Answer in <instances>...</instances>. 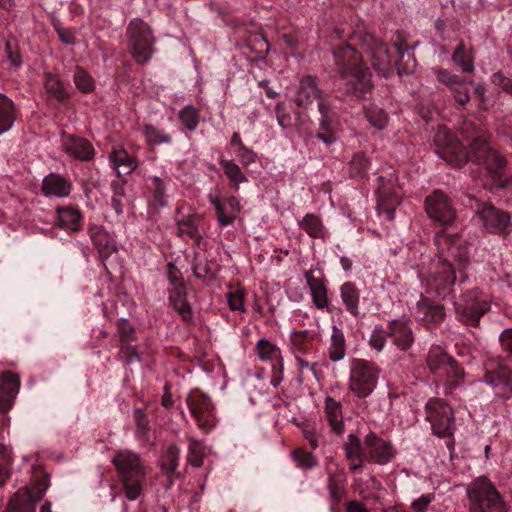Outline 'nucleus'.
Instances as JSON below:
<instances>
[{
  "label": "nucleus",
  "instance_id": "obj_47",
  "mask_svg": "<svg viewBox=\"0 0 512 512\" xmlns=\"http://www.w3.org/2000/svg\"><path fill=\"white\" fill-rule=\"evenodd\" d=\"M143 135L150 145L169 144L172 141L169 134L152 124L144 125Z\"/></svg>",
  "mask_w": 512,
  "mask_h": 512
},
{
  "label": "nucleus",
  "instance_id": "obj_7",
  "mask_svg": "<svg viewBox=\"0 0 512 512\" xmlns=\"http://www.w3.org/2000/svg\"><path fill=\"white\" fill-rule=\"evenodd\" d=\"M425 419L434 435L445 438L449 450L454 447L455 417L452 407L440 398H431L425 404Z\"/></svg>",
  "mask_w": 512,
  "mask_h": 512
},
{
  "label": "nucleus",
  "instance_id": "obj_30",
  "mask_svg": "<svg viewBox=\"0 0 512 512\" xmlns=\"http://www.w3.org/2000/svg\"><path fill=\"white\" fill-rule=\"evenodd\" d=\"M186 285H177L169 289V301L185 322L192 321L193 312L186 298Z\"/></svg>",
  "mask_w": 512,
  "mask_h": 512
},
{
  "label": "nucleus",
  "instance_id": "obj_14",
  "mask_svg": "<svg viewBox=\"0 0 512 512\" xmlns=\"http://www.w3.org/2000/svg\"><path fill=\"white\" fill-rule=\"evenodd\" d=\"M475 213L482 226L490 233L510 232V215L491 204L476 201Z\"/></svg>",
  "mask_w": 512,
  "mask_h": 512
},
{
  "label": "nucleus",
  "instance_id": "obj_45",
  "mask_svg": "<svg viewBox=\"0 0 512 512\" xmlns=\"http://www.w3.org/2000/svg\"><path fill=\"white\" fill-rule=\"evenodd\" d=\"M256 351L258 357L262 361H271L276 359V365L280 366V370H283V360L281 357V351L275 344L271 343L266 339H260L256 344Z\"/></svg>",
  "mask_w": 512,
  "mask_h": 512
},
{
  "label": "nucleus",
  "instance_id": "obj_57",
  "mask_svg": "<svg viewBox=\"0 0 512 512\" xmlns=\"http://www.w3.org/2000/svg\"><path fill=\"white\" fill-rule=\"evenodd\" d=\"M275 113L279 126L283 129H287L292 126V117L283 103H277L275 105Z\"/></svg>",
  "mask_w": 512,
  "mask_h": 512
},
{
  "label": "nucleus",
  "instance_id": "obj_21",
  "mask_svg": "<svg viewBox=\"0 0 512 512\" xmlns=\"http://www.w3.org/2000/svg\"><path fill=\"white\" fill-rule=\"evenodd\" d=\"M318 110L321 117L319 119L317 138L327 145L332 144L336 141L333 132V122L336 118L334 108L328 101L320 100L318 102Z\"/></svg>",
  "mask_w": 512,
  "mask_h": 512
},
{
  "label": "nucleus",
  "instance_id": "obj_40",
  "mask_svg": "<svg viewBox=\"0 0 512 512\" xmlns=\"http://www.w3.org/2000/svg\"><path fill=\"white\" fill-rule=\"evenodd\" d=\"M81 215L77 209L71 207H60L57 209V225L69 232H76L80 229Z\"/></svg>",
  "mask_w": 512,
  "mask_h": 512
},
{
  "label": "nucleus",
  "instance_id": "obj_23",
  "mask_svg": "<svg viewBox=\"0 0 512 512\" xmlns=\"http://www.w3.org/2000/svg\"><path fill=\"white\" fill-rule=\"evenodd\" d=\"M388 334L393 344L401 351H407L414 343V334L408 320H392L388 324Z\"/></svg>",
  "mask_w": 512,
  "mask_h": 512
},
{
  "label": "nucleus",
  "instance_id": "obj_62",
  "mask_svg": "<svg viewBox=\"0 0 512 512\" xmlns=\"http://www.w3.org/2000/svg\"><path fill=\"white\" fill-rule=\"evenodd\" d=\"M167 276L172 287L184 285L180 270L171 262L167 265Z\"/></svg>",
  "mask_w": 512,
  "mask_h": 512
},
{
  "label": "nucleus",
  "instance_id": "obj_37",
  "mask_svg": "<svg viewBox=\"0 0 512 512\" xmlns=\"http://www.w3.org/2000/svg\"><path fill=\"white\" fill-rule=\"evenodd\" d=\"M66 152L82 161H89L94 156L92 144L83 138L71 137L65 144Z\"/></svg>",
  "mask_w": 512,
  "mask_h": 512
},
{
  "label": "nucleus",
  "instance_id": "obj_13",
  "mask_svg": "<svg viewBox=\"0 0 512 512\" xmlns=\"http://www.w3.org/2000/svg\"><path fill=\"white\" fill-rule=\"evenodd\" d=\"M425 211L431 220L442 226L450 225L456 219L451 199L441 190H434L426 197Z\"/></svg>",
  "mask_w": 512,
  "mask_h": 512
},
{
  "label": "nucleus",
  "instance_id": "obj_12",
  "mask_svg": "<svg viewBox=\"0 0 512 512\" xmlns=\"http://www.w3.org/2000/svg\"><path fill=\"white\" fill-rule=\"evenodd\" d=\"M459 319L467 325H477L481 317L489 311V297L477 288L466 291L459 302H455Z\"/></svg>",
  "mask_w": 512,
  "mask_h": 512
},
{
  "label": "nucleus",
  "instance_id": "obj_22",
  "mask_svg": "<svg viewBox=\"0 0 512 512\" xmlns=\"http://www.w3.org/2000/svg\"><path fill=\"white\" fill-rule=\"evenodd\" d=\"M117 330L121 342L120 353L125 358L127 365L133 364L135 361H141V356L136 346H132L134 340V328L126 319H120L117 324Z\"/></svg>",
  "mask_w": 512,
  "mask_h": 512
},
{
  "label": "nucleus",
  "instance_id": "obj_29",
  "mask_svg": "<svg viewBox=\"0 0 512 512\" xmlns=\"http://www.w3.org/2000/svg\"><path fill=\"white\" fill-rule=\"evenodd\" d=\"M72 185L63 176L50 173L42 181V192L47 197H67L71 192Z\"/></svg>",
  "mask_w": 512,
  "mask_h": 512
},
{
  "label": "nucleus",
  "instance_id": "obj_5",
  "mask_svg": "<svg viewBox=\"0 0 512 512\" xmlns=\"http://www.w3.org/2000/svg\"><path fill=\"white\" fill-rule=\"evenodd\" d=\"M470 512H508L502 496L485 476L474 479L466 489Z\"/></svg>",
  "mask_w": 512,
  "mask_h": 512
},
{
  "label": "nucleus",
  "instance_id": "obj_32",
  "mask_svg": "<svg viewBox=\"0 0 512 512\" xmlns=\"http://www.w3.org/2000/svg\"><path fill=\"white\" fill-rule=\"evenodd\" d=\"M198 221L199 217L195 214L177 217V235L180 237H186L199 244L202 239V235L198 229Z\"/></svg>",
  "mask_w": 512,
  "mask_h": 512
},
{
  "label": "nucleus",
  "instance_id": "obj_49",
  "mask_svg": "<svg viewBox=\"0 0 512 512\" xmlns=\"http://www.w3.org/2000/svg\"><path fill=\"white\" fill-rule=\"evenodd\" d=\"M169 181L162 179L158 176H152L150 178L149 187L152 190L154 201L157 202L161 207L167 205V194H166V183Z\"/></svg>",
  "mask_w": 512,
  "mask_h": 512
},
{
  "label": "nucleus",
  "instance_id": "obj_16",
  "mask_svg": "<svg viewBox=\"0 0 512 512\" xmlns=\"http://www.w3.org/2000/svg\"><path fill=\"white\" fill-rule=\"evenodd\" d=\"M396 178L390 174L389 178L379 176L377 178L376 195L378 200V210L380 214H385L388 220L394 219L396 207L400 204V196L396 192Z\"/></svg>",
  "mask_w": 512,
  "mask_h": 512
},
{
  "label": "nucleus",
  "instance_id": "obj_27",
  "mask_svg": "<svg viewBox=\"0 0 512 512\" xmlns=\"http://www.w3.org/2000/svg\"><path fill=\"white\" fill-rule=\"evenodd\" d=\"M364 449L365 447L363 448L360 439L356 435L349 434L347 436L343 444V450L350 470L355 471L364 467L367 457V453L365 454Z\"/></svg>",
  "mask_w": 512,
  "mask_h": 512
},
{
  "label": "nucleus",
  "instance_id": "obj_39",
  "mask_svg": "<svg viewBox=\"0 0 512 512\" xmlns=\"http://www.w3.org/2000/svg\"><path fill=\"white\" fill-rule=\"evenodd\" d=\"M307 285L310 289L312 301L318 309H325L329 305L327 297V288L324 281L320 278H315L309 273L305 274Z\"/></svg>",
  "mask_w": 512,
  "mask_h": 512
},
{
  "label": "nucleus",
  "instance_id": "obj_35",
  "mask_svg": "<svg viewBox=\"0 0 512 512\" xmlns=\"http://www.w3.org/2000/svg\"><path fill=\"white\" fill-rule=\"evenodd\" d=\"M327 353L332 362H339L343 360L346 355V340L344 332L336 325L332 326Z\"/></svg>",
  "mask_w": 512,
  "mask_h": 512
},
{
  "label": "nucleus",
  "instance_id": "obj_2",
  "mask_svg": "<svg viewBox=\"0 0 512 512\" xmlns=\"http://www.w3.org/2000/svg\"><path fill=\"white\" fill-rule=\"evenodd\" d=\"M435 245L439 262L429 276L428 285L439 297L446 299L453 292L456 272L459 273V283L468 279L469 249L466 242L444 231L435 234Z\"/></svg>",
  "mask_w": 512,
  "mask_h": 512
},
{
  "label": "nucleus",
  "instance_id": "obj_48",
  "mask_svg": "<svg viewBox=\"0 0 512 512\" xmlns=\"http://www.w3.org/2000/svg\"><path fill=\"white\" fill-rule=\"evenodd\" d=\"M291 346L295 356L304 355L310 351L312 342L306 331H295L291 335Z\"/></svg>",
  "mask_w": 512,
  "mask_h": 512
},
{
  "label": "nucleus",
  "instance_id": "obj_9",
  "mask_svg": "<svg viewBox=\"0 0 512 512\" xmlns=\"http://www.w3.org/2000/svg\"><path fill=\"white\" fill-rule=\"evenodd\" d=\"M352 39L357 42L367 55L373 68L386 77L392 69L393 56L387 46L374 35L363 30L354 31Z\"/></svg>",
  "mask_w": 512,
  "mask_h": 512
},
{
  "label": "nucleus",
  "instance_id": "obj_58",
  "mask_svg": "<svg viewBox=\"0 0 512 512\" xmlns=\"http://www.w3.org/2000/svg\"><path fill=\"white\" fill-rule=\"evenodd\" d=\"M236 157L243 166H248L255 163L257 160V154L252 149L245 146L240 151H236Z\"/></svg>",
  "mask_w": 512,
  "mask_h": 512
},
{
  "label": "nucleus",
  "instance_id": "obj_52",
  "mask_svg": "<svg viewBox=\"0 0 512 512\" xmlns=\"http://www.w3.org/2000/svg\"><path fill=\"white\" fill-rule=\"evenodd\" d=\"M369 160L362 152L353 155L349 163V173L351 177L363 176L369 167Z\"/></svg>",
  "mask_w": 512,
  "mask_h": 512
},
{
  "label": "nucleus",
  "instance_id": "obj_4",
  "mask_svg": "<svg viewBox=\"0 0 512 512\" xmlns=\"http://www.w3.org/2000/svg\"><path fill=\"white\" fill-rule=\"evenodd\" d=\"M111 462L117 471L125 497L129 501L137 500L143 492L147 474L139 455L131 450H119Z\"/></svg>",
  "mask_w": 512,
  "mask_h": 512
},
{
  "label": "nucleus",
  "instance_id": "obj_34",
  "mask_svg": "<svg viewBox=\"0 0 512 512\" xmlns=\"http://www.w3.org/2000/svg\"><path fill=\"white\" fill-rule=\"evenodd\" d=\"M340 297L347 312L352 316L358 317L360 315V290L353 282H345L340 287Z\"/></svg>",
  "mask_w": 512,
  "mask_h": 512
},
{
  "label": "nucleus",
  "instance_id": "obj_63",
  "mask_svg": "<svg viewBox=\"0 0 512 512\" xmlns=\"http://www.w3.org/2000/svg\"><path fill=\"white\" fill-rule=\"evenodd\" d=\"M135 420L137 433L142 436L145 435L149 428V421L140 409L135 410Z\"/></svg>",
  "mask_w": 512,
  "mask_h": 512
},
{
  "label": "nucleus",
  "instance_id": "obj_46",
  "mask_svg": "<svg viewBox=\"0 0 512 512\" xmlns=\"http://www.w3.org/2000/svg\"><path fill=\"white\" fill-rule=\"evenodd\" d=\"M186 438L188 440V462L194 467H201L205 457L203 442L190 435H186Z\"/></svg>",
  "mask_w": 512,
  "mask_h": 512
},
{
  "label": "nucleus",
  "instance_id": "obj_53",
  "mask_svg": "<svg viewBox=\"0 0 512 512\" xmlns=\"http://www.w3.org/2000/svg\"><path fill=\"white\" fill-rule=\"evenodd\" d=\"M294 461L297 463V466L303 469H312L318 465V460L316 457L304 450L297 449L292 454Z\"/></svg>",
  "mask_w": 512,
  "mask_h": 512
},
{
  "label": "nucleus",
  "instance_id": "obj_20",
  "mask_svg": "<svg viewBox=\"0 0 512 512\" xmlns=\"http://www.w3.org/2000/svg\"><path fill=\"white\" fill-rule=\"evenodd\" d=\"M88 234L98 251L99 257L103 264L113 255L117 253V247L113 238L105 231L102 226L92 224L88 227Z\"/></svg>",
  "mask_w": 512,
  "mask_h": 512
},
{
  "label": "nucleus",
  "instance_id": "obj_25",
  "mask_svg": "<svg viewBox=\"0 0 512 512\" xmlns=\"http://www.w3.org/2000/svg\"><path fill=\"white\" fill-rule=\"evenodd\" d=\"M20 380L12 372H6L0 380V412L6 413L13 405L18 393Z\"/></svg>",
  "mask_w": 512,
  "mask_h": 512
},
{
  "label": "nucleus",
  "instance_id": "obj_50",
  "mask_svg": "<svg viewBox=\"0 0 512 512\" xmlns=\"http://www.w3.org/2000/svg\"><path fill=\"white\" fill-rule=\"evenodd\" d=\"M179 119L185 129L195 131L199 124V111L195 107L187 105L179 111Z\"/></svg>",
  "mask_w": 512,
  "mask_h": 512
},
{
  "label": "nucleus",
  "instance_id": "obj_43",
  "mask_svg": "<svg viewBox=\"0 0 512 512\" xmlns=\"http://www.w3.org/2000/svg\"><path fill=\"white\" fill-rule=\"evenodd\" d=\"M452 61L465 73H472L475 69L472 50L467 48L463 41L455 48Z\"/></svg>",
  "mask_w": 512,
  "mask_h": 512
},
{
  "label": "nucleus",
  "instance_id": "obj_54",
  "mask_svg": "<svg viewBox=\"0 0 512 512\" xmlns=\"http://www.w3.org/2000/svg\"><path fill=\"white\" fill-rule=\"evenodd\" d=\"M366 117L371 125L378 129L385 128L387 124V114L378 107H371L366 110Z\"/></svg>",
  "mask_w": 512,
  "mask_h": 512
},
{
  "label": "nucleus",
  "instance_id": "obj_18",
  "mask_svg": "<svg viewBox=\"0 0 512 512\" xmlns=\"http://www.w3.org/2000/svg\"><path fill=\"white\" fill-rule=\"evenodd\" d=\"M433 73L437 81L449 88L457 103L465 105L470 101L468 84L463 78L442 68H434Z\"/></svg>",
  "mask_w": 512,
  "mask_h": 512
},
{
  "label": "nucleus",
  "instance_id": "obj_55",
  "mask_svg": "<svg viewBox=\"0 0 512 512\" xmlns=\"http://www.w3.org/2000/svg\"><path fill=\"white\" fill-rule=\"evenodd\" d=\"M387 337H389L388 328L385 330L381 326H376L369 338V345L373 349L381 351L386 345Z\"/></svg>",
  "mask_w": 512,
  "mask_h": 512
},
{
  "label": "nucleus",
  "instance_id": "obj_3",
  "mask_svg": "<svg viewBox=\"0 0 512 512\" xmlns=\"http://www.w3.org/2000/svg\"><path fill=\"white\" fill-rule=\"evenodd\" d=\"M340 86L347 94L363 97L372 88L371 73L350 44H341L333 50Z\"/></svg>",
  "mask_w": 512,
  "mask_h": 512
},
{
  "label": "nucleus",
  "instance_id": "obj_36",
  "mask_svg": "<svg viewBox=\"0 0 512 512\" xmlns=\"http://www.w3.org/2000/svg\"><path fill=\"white\" fill-rule=\"evenodd\" d=\"M299 227L311 238L325 239L329 233L325 228L320 216L314 213H307L299 222Z\"/></svg>",
  "mask_w": 512,
  "mask_h": 512
},
{
  "label": "nucleus",
  "instance_id": "obj_33",
  "mask_svg": "<svg viewBox=\"0 0 512 512\" xmlns=\"http://www.w3.org/2000/svg\"><path fill=\"white\" fill-rule=\"evenodd\" d=\"M47 489V485L33 499V496L25 491H18L10 500L7 512H35L34 501L40 500Z\"/></svg>",
  "mask_w": 512,
  "mask_h": 512
},
{
  "label": "nucleus",
  "instance_id": "obj_19",
  "mask_svg": "<svg viewBox=\"0 0 512 512\" xmlns=\"http://www.w3.org/2000/svg\"><path fill=\"white\" fill-rule=\"evenodd\" d=\"M208 199L215 208L220 226L233 224L241 210L239 200L235 196H230L222 201L218 196L212 194L208 195Z\"/></svg>",
  "mask_w": 512,
  "mask_h": 512
},
{
  "label": "nucleus",
  "instance_id": "obj_44",
  "mask_svg": "<svg viewBox=\"0 0 512 512\" xmlns=\"http://www.w3.org/2000/svg\"><path fill=\"white\" fill-rule=\"evenodd\" d=\"M44 88L50 97H53L58 102H64L69 99L70 94L65 88L63 82L58 76L52 73H45Z\"/></svg>",
  "mask_w": 512,
  "mask_h": 512
},
{
  "label": "nucleus",
  "instance_id": "obj_10",
  "mask_svg": "<svg viewBox=\"0 0 512 512\" xmlns=\"http://www.w3.org/2000/svg\"><path fill=\"white\" fill-rule=\"evenodd\" d=\"M130 53L139 64L147 63L154 53L155 39L148 24L135 18L127 28Z\"/></svg>",
  "mask_w": 512,
  "mask_h": 512
},
{
  "label": "nucleus",
  "instance_id": "obj_24",
  "mask_svg": "<svg viewBox=\"0 0 512 512\" xmlns=\"http://www.w3.org/2000/svg\"><path fill=\"white\" fill-rule=\"evenodd\" d=\"M315 100H323L321 98V90L318 87L316 78L313 76H305L300 80L296 91L294 102L297 106L308 107Z\"/></svg>",
  "mask_w": 512,
  "mask_h": 512
},
{
  "label": "nucleus",
  "instance_id": "obj_8",
  "mask_svg": "<svg viewBox=\"0 0 512 512\" xmlns=\"http://www.w3.org/2000/svg\"><path fill=\"white\" fill-rule=\"evenodd\" d=\"M380 368L372 361L353 359L350 366L349 391L358 398L368 397L376 388Z\"/></svg>",
  "mask_w": 512,
  "mask_h": 512
},
{
  "label": "nucleus",
  "instance_id": "obj_38",
  "mask_svg": "<svg viewBox=\"0 0 512 512\" xmlns=\"http://www.w3.org/2000/svg\"><path fill=\"white\" fill-rule=\"evenodd\" d=\"M17 117L14 102L5 94L0 93V135L9 131Z\"/></svg>",
  "mask_w": 512,
  "mask_h": 512
},
{
  "label": "nucleus",
  "instance_id": "obj_41",
  "mask_svg": "<svg viewBox=\"0 0 512 512\" xmlns=\"http://www.w3.org/2000/svg\"><path fill=\"white\" fill-rule=\"evenodd\" d=\"M110 160L114 165L118 177H120L122 174H130L138 166L136 159L130 156L125 150L113 151L110 154Z\"/></svg>",
  "mask_w": 512,
  "mask_h": 512
},
{
  "label": "nucleus",
  "instance_id": "obj_31",
  "mask_svg": "<svg viewBox=\"0 0 512 512\" xmlns=\"http://www.w3.org/2000/svg\"><path fill=\"white\" fill-rule=\"evenodd\" d=\"M325 415L331 430L337 435L343 434L345 425L343 422L342 404L330 396L326 397Z\"/></svg>",
  "mask_w": 512,
  "mask_h": 512
},
{
  "label": "nucleus",
  "instance_id": "obj_42",
  "mask_svg": "<svg viewBox=\"0 0 512 512\" xmlns=\"http://www.w3.org/2000/svg\"><path fill=\"white\" fill-rule=\"evenodd\" d=\"M219 164L225 176L229 180V185L236 191H238L241 183H246L248 181L246 175L241 171L240 166L233 160L221 158L219 160Z\"/></svg>",
  "mask_w": 512,
  "mask_h": 512
},
{
  "label": "nucleus",
  "instance_id": "obj_6",
  "mask_svg": "<svg viewBox=\"0 0 512 512\" xmlns=\"http://www.w3.org/2000/svg\"><path fill=\"white\" fill-rule=\"evenodd\" d=\"M426 365L431 373L445 375V394H452L464 382L463 368L438 345L430 347L426 356Z\"/></svg>",
  "mask_w": 512,
  "mask_h": 512
},
{
  "label": "nucleus",
  "instance_id": "obj_15",
  "mask_svg": "<svg viewBox=\"0 0 512 512\" xmlns=\"http://www.w3.org/2000/svg\"><path fill=\"white\" fill-rule=\"evenodd\" d=\"M186 403L199 429L208 432L214 426L215 420L214 406L210 398L201 392L195 391L188 395Z\"/></svg>",
  "mask_w": 512,
  "mask_h": 512
},
{
  "label": "nucleus",
  "instance_id": "obj_11",
  "mask_svg": "<svg viewBox=\"0 0 512 512\" xmlns=\"http://www.w3.org/2000/svg\"><path fill=\"white\" fill-rule=\"evenodd\" d=\"M484 382L492 387L496 397L503 400L512 398V369L501 358L486 361Z\"/></svg>",
  "mask_w": 512,
  "mask_h": 512
},
{
  "label": "nucleus",
  "instance_id": "obj_51",
  "mask_svg": "<svg viewBox=\"0 0 512 512\" xmlns=\"http://www.w3.org/2000/svg\"><path fill=\"white\" fill-rule=\"evenodd\" d=\"M73 80L76 88L82 93H90L95 88L94 80L91 75L80 67H77L75 70Z\"/></svg>",
  "mask_w": 512,
  "mask_h": 512
},
{
  "label": "nucleus",
  "instance_id": "obj_28",
  "mask_svg": "<svg viewBox=\"0 0 512 512\" xmlns=\"http://www.w3.org/2000/svg\"><path fill=\"white\" fill-rule=\"evenodd\" d=\"M415 314L420 320L435 325L440 324L446 315L442 305L436 304L426 297H422L418 301Z\"/></svg>",
  "mask_w": 512,
  "mask_h": 512
},
{
  "label": "nucleus",
  "instance_id": "obj_64",
  "mask_svg": "<svg viewBox=\"0 0 512 512\" xmlns=\"http://www.w3.org/2000/svg\"><path fill=\"white\" fill-rule=\"evenodd\" d=\"M499 341L505 351L512 353V328L505 329L500 334Z\"/></svg>",
  "mask_w": 512,
  "mask_h": 512
},
{
  "label": "nucleus",
  "instance_id": "obj_1",
  "mask_svg": "<svg viewBox=\"0 0 512 512\" xmlns=\"http://www.w3.org/2000/svg\"><path fill=\"white\" fill-rule=\"evenodd\" d=\"M461 133L469 141V151L455 139L454 134L450 130L445 127H439L434 136L439 156L457 168H461L469 160H473L477 164L484 165L491 175H500L505 168L506 161L489 146L487 133L484 130L478 129L471 122L463 123Z\"/></svg>",
  "mask_w": 512,
  "mask_h": 512
},
{
  "label": "nucleus",
  "instance_id": "obj_56",
  "mask_svg": "<svg viewBox=\"0 0 512 512\" xmlns=\"http://www.w3.org/2000/svg\"><path fill=\"white\" fill-rule=\"evenodd\" d=\"M179 456H180V448L177 445H170L167 448V452L165 455V462H164L163 466L171 473H175L177 470V467L179 466Z\"/></svg>",
  "mask_w": 512,
  "mask_h": 512
},
{
  "label": "nucleus",
  "instance_id": "obj_17",
  "mask_svg": "<svg viewBox=\"0 0 512 512\" xmlns=\"http://www.w3.org/2000/svg\"><path fill=\"white\" fill-rule=\"evenodd\" d=\"M367 457L374 463L386 465L396 456V449L393 444L379 437L374 432H369L363 441Z\"/></svg>",
  "mask_w": 512,
  "mask_h": 512
},
{
  "label": "nucleus",
  "instance_id": "obj_59",
  "mask_svg": "<svg viewBox=\"0 0 512 512\" xmlns=\"http://www.w3.org/2000/svg\"><path fill=\"white\" fill-rule=\"evenodd\" d=\"M228 304L231 310L245 312L244 297L242 292L228 294Z\"/></svg>",
  "mask_w": 512,
  "mask_h": 512
},
{
  "label": "nucleus",
  "instance_id": "obj_61",
  "mask_svg": "<svg viewBox=\"0 0 512 512\" xmlns=\"http://www.w3.org/2000/svg\"><path fill=\"white\" fill-rule=\"evenodd\" d=\"M433 500L434 496L432 494H423L412 502L411 507L415 512H426L427 507Z\"/></svg>",
  "mask_w": 512,
  "mask_h": 512
},
{
  "label": "nucleus",
  "instance_id": "obj_26",
  "mask_svg": "<svg viewBox=\"0 0 512 512\" xmlns=\"http://www.w3.org/2000/svg\"><path fill=\"white\" fill-rule=\"evenodd\" d=\"M346 486L347 479L342 472L328 471L327 489L331 503V512H338L337 506L341 503L346 495Z\"/></svg>",
  "mask_w": 512,
  "mask_h": 512
},
{
  "label": "nucleus",
  "instance_id": "obj_60",
  "mask_svg": "<svg viewBox=\"0 0 512 512\" xmlns=\"http://www.w3.org/2000/svg\"><path fill=\"white\" fill-rule=\"evenodd\" d=\"M492 82L502 90L512 94V79L506 77L502 72H496L492 75Z\"/></svg>",
  "mask_w": 512,
  "mask_h": 512
}]
</instances>
